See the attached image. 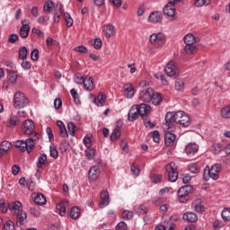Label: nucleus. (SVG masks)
Returning <instances> with one entry per match:
<instances>
[{
  "label": "nucleus",
  "instance_id": "48",
  "mask_svg": "<svg viewBox=\"0 0 230 230\" xmlns=\"http://www.w3.org/2000/svg\"><path fill=\"white\" fill-rule=\"evenodd\" d=\"M70 94L71 96L73 97L74 101H75V103L76 105H80V95H78V92H76V90L75 88H73L71 91H70Z\"/></svg>",
  "mask_w": 230,
  "mask_h": 230
},
{
  "label": "nucleus",
  "instance_id": "39",
  "mask_svg": "<svg viewBox=\"0 0 230 230\" xmlns=\"http://www.w3.org/2000/svg\"><path fill=\"white\" fill-rule=\"evenodd\" d=\"M104 35L108 39H111V37L114 35V26L111 24L107 25L106 29L104 30Z\"/></svg>",
  "mask_w": 230,
  "mask_h": 230
},
{
  "label": "nucleus",
  "instance_id": "6",
  "mask_svg": "<svg viewBox=\"0 0 230 230\" xmlns=\"http://www.w3.org/2000/svg\"><path fill=\"white\" fill-rule=\"evenodd\" d=\"M165 170L168 173L170 182H175L179 178V172H177V164H175V162H172L167 164Z\"/></svg>",
  "mask_w": 230,
  "mask_h": 230
},
{
  "label": "nucleus",
  "instance_id": "34",
  "mask_svg": "<svg viewBox=\"0 0 230 230\" xmlns=\"http://www.w3.org/2000/svg\"><path fill=\"white\" fill-rule=\"evenodd\" d=\"M14 146L19 149L20 152H26V141L17 140L14 142Z\"/></svg>",
  "mask_w": 230,
  "mask_h": 230
},
{
  "label": "nucleus",
  "instance_id": "53",
  "mask_svg": "<svg viewBox=\"0 0 230 230\" xmlns=\"http://www.w3.org/2000/svg\"><path fill=\"white\" fill-rule=\"evenodd\" d=\"M165 200H166V199H164L163 197H155L152 199V202L155 206H161V204H163Z\"/></svg>",
  "mask_w": 230,
  "mask_h": 230
},
{
  "label": "nucleus",
  "instance_id": "22",
  "mask_svg": "<svg viewBox=\"0 0 230 230\" xmlns=\"http://www.w3.org/2000/svg\"><path fill=\"white\" fill-rule=\"evenodd\" d=\"M191 208L192 209H194V211H196V213H202V211H204V205H202V199H195L192 202Z\"/></svg>",
  "mask_w": 230,
  "mask_h": 230
},
{
  "label": "nucleus",
  "instance_id": "18",
  "mask_svg": "<svg viewBox=\"0 0 230 230\" xmlns=\"http://www.w3.org/2000/svg\"><path fill=\"white\" fill-rule=\"evenodd\" d=\"M111 198L109 196V191L102 190L101 192V202L99 203L100 208H105V206H109V202Z\"/></svg>",
  "mask_w": 230,
  "mask_h": 230
},
{
  "label": "nucleus",
  "instance_id": "51",
  "mask_svg": "<svg viewBox=\"0 0 230 230\" xmlns=\"http://www.w3.org/2000/svg\"><path fill=\"white\" fill-rule=\"evenodd\" d=\"M3 230H15V223L12 220L7 221L4 223Z\"/></svg>",
  "mask_w": 230,
  "mask_h": 230
},
{
  "label": "nucleus",
  "instance_id": "58",
  "mask_svg": "<svg viewBox=\"0 0 230 230\" xmlns=\"http://www.w3.org/2000/svg\"><path fill=\"white\" fill-rule=\"evenodd\" d=\"M74 80H75V84L82 85V84H84L85 78H84V76H82L81 75H75Z\"/></svg>",
  "mask_w": 230,
  "mask_h": 230
},
{
  "label": "nucleus",
  "instance_id": "9",
  "mask_svg": "<svg viewBox=\"0 0 230 230\" xmlns=\"http://www.w3.org/2000/svg\"><path fill=\"white\" fill-rule=\"evenodd\" d=\"M164 72L168 76H177L179 75V68L177 67V63L175 61L171 60L164 67Z\"/></svg>",
  "mask_w": 230,
  "mask_h": 230
},
{
  "label": "nucleus",
  "instance_id": "40",
  "mask_svg": "<svg viewBox=\"0 0 230 230\" xmlns=\"http://www.w3.org/2000/svg\"><path fill=\"white\" fill-rule=\"evenodd\" d=\"M121 217L124 220H132V218H134V212L131 210H123L121 213Z\"/></svg>",
  "mask_w": 230,
  "mask_h": 230
},
{
  "label": "nucleus",
  "instance_id": "56",
  "mask_svg": "<svg viewBox=\"0 0 230 230\" xmlns=\"http://www.w3.org/2000/svg\"><path fill=\"white\" fill-rule=\"evenodd\" d=\"M50 157L57 159L58 157V151L55 146H50Z\"/></svg>",
  "mask_w": 230,
  "mask_h": 230
},
{
  "label": "nucleus",
  "instance_id": "36",
  "mask_svg": "<svg viewBox=\"0 0 230 230\" xmlns=\"http://www.w3.org/2000/svg\"><path fill=\"white\" fill-rule=\"evenodd\" d=\"M18 123H21V119H19V116L17 115H13L10 118L9 123L7 127H15V125H18Z\"/></svg>",
  "mask_w": 230,
  "mask_h": 230
},
{
  "label": "nucleus",
  "instance_id": "16",
  "mask_svg": "<svg viewBox=\"0 0 230 230\" xmlns=\"http://www.w3.org/2000/svg\"><path fill=\"white\" fill-rule=\"evenodd\" d=\"M139 116L140 114H139V110L137 109V104H135L131 107L128 114V120L135 121V119H137Z\"/></svg>",
  "mask_w": 230,
  "mask_h": 230
},
{
  "label": "nucleus",
  "instance_id": "59",
  "mask_svg": "<svg viewBox=\"0 0 230 230\" xmlns=\"http://www.w3.org/2000/svg\"><path fill=\"white\" fill-rule=\"evenodd\" d=\"M189 172H190L191 173H199V166H197L196 164H191L190 165H189Z\"/></svg>",
  "mask_w": 230,
  "mask_h": 230
},
{
  "label": "nucleus",
  "instance_id": "62",
  "mask_svg": "<svg viewBox=\"0 0 230 230\" xmlns=\"http://www.w3.org/2000/svg\"><path fill=\"white\" fill-rule=\"evenodd\" d=\"M31 60H39V49H35L31 53Z\"/></svg>",
  "mask_w": 230,
  "mask_h": 230
},
{
  "label": "nucleus",
  "instance_id": "60",
  "mask_svg": "<svg viewBox=\"0 0 230 230\" xmlns=\"http://www.w3.org/2000/svg\"><path fill=\"white\" fill-rule=\"evenodd\" d=\"M181 179L184 184H188L191 181V176L190 174H181Z\"/></svg>",
  "mask_w": 230,
  "mask_h": 230
},
{
  "label": "nucleus",
  "instance_id": "28",
  "mask_svg": "<svg viewBox=\"0 0 230 230\" xmlns=\"http://www.w3.org/2000/svg\"><path fill=\"white\" fill-rule=\"evenodd\" d=\"M183 220H187V222H197L199 220V217L197 214L193 212H187L183 215Z\"/></svg>",
  "mask_w": 230,
  "mask_h": 230
},
{
  "label": "nucleus",
  "instance_id": "12",
  "mask_svg": "<svg viewBox=\"0 0 230 230\" xmlns=\"http://www.w3.org/2000/svg\"><path fill=\"white\" fill-rule=\"evenodd\" d=\"M173 130H164V141L166 146H173L175 145V140L177 139V136L175 134L172 133Z\"/></svg>",
  "mask_w": 230,
  "mask_h": 230
},
{
  "label": "nucleus",
  "instance_id": "38",
  "mask_svg": "<svg viewBox=\"0 0 230 230\" xmlns=\"http://www.w3.org/2000/svg\"><path fill=\"white\" fill-rule=\"evenodd\" d=\"M220 112L222 118L225 119H230V105L222 108Z\"/></svg>",
  "mask_w": 230,
  "mask_h": 230
},
{
  "label": "nucleus",
  "instance_id": "43",
  "mask_svg": "<svg viewBox=\"0 0 230 230\" xmlns=\"http://www.w3.org/2000/svg\"><path fill=\"white\" fill-rule=\"evenodd\" d=\"M211 3V0H195L194 6L197 8H202V6H208Z\"/></svg>",
  "mask_w": 230,
  "mask_h": 230
},
{
  "label": "nucleus",
  "instance_id": "23",
  "mask_svg": "<svg viewBox=\"0 0 230 230\" xmlns=\"http://www.w3.org/2000/svg\"><path fill=\"white\" fill-rule=\"evenodd\" d=\"M151 102H152L153 105H161V103L163 102V94L153 91Z\"/></svg>",
  "mask_w": 230,
  "mask_h": 230
},
{
  "label": "nucleus",
  "instance_id": "19",
  "mask_svg": "<svg viewBox=\"0 0 230 230\" xmlns=\"http://www.w3.org/2000/svg\"><path fill=\"white\" fill-rule=\"evenodd\" d=\"M137 109H138V114H140V116L142 117L148 116V114L152 112V107L145 103L137 105Z\"/></svg>",
  "mask_w": 230,
  "mask_h": 230
},
{
  "label": "nucleus",
  "instance_id": "15",
  "mask_svg": "<svg viewBox=\"0 0 230 230\" xmlns=\"http://www.w3.org/2000/svg\"><path fill=\"white\" fill-rule=\"evenodd\" d=\"M84 88L85 89V91H94V87H96V85L94 84V81H93V77L86 75L84 77V81L83 83Z\"/></svg>",
  "mask_w": 230,
  "mask_h": 230
},
{
  "label": "nucleus",
  "instance_id": "25",
  "mask_svg": "<svg viewBox=\"0 0 230 230\" xmlns=\"http://www.w3.org/2000/svg\"><path fill=\"white\" fill-rule=\"evenodd\" d=\"M124 94L127 98H134V86L132 84H126L124 85Z\"/></svg>",
  "mask_w": 230,
  "mask_h": 230
},
{
  "label": "nucleus",
  "instance_id": "52",
  "mask_svg": "<svg viewBox=\"0 0 230 230\" xmlns=\"http://www.w3.org/2000/svg\"><path fill=\"white\" fill-rule=\"evenodd\" d=\"M64 17H65V21L66 22L67 28H71V26H73V18H71V14L65 13Z\"/></svg>",
  "mask_w": 230,
  "mask_h": 230
},
{
  "label": "nucleus",
  "instance_id": "7",
  "mask_svg": "<svg viewBox=\"0 0 230 230\" xmlns=\"http://www.w3.org/2000/svg\"><path fill=\"white\" fill-rule=\"evenodd\" d=\"M22 131L23 132L24 136H34L38 134L35 132V123L31 119H26L23 121L22 125Z\"/></svg>",
  "mask_w": 230,
  "mask_h": 230
},
{
  "label": "nucleus",
  "instance_id": "8",
  "mask_svg": "<svg viewBox=\"0 0 230 230\" xmlns=\"http://www.w3.org/2000/svg\"><path fill=\"white\" fill-rule=\"evenodd\" d=\"M149 42L155 46V48H161L164 46V42H166V40H164V34L159 32V33H153L149 38Z\"/></svg>",
  "mask_w": 230,
  "mask_h": 230
},
{
  "label": "nucleus",
  "instance_id": "1",
  "mask_svg": "<svg viewBox=\"0 0 230 230\" xmlns=\"http://www.w3.org/2000/svg\"><path fill=\"white\" fill-rule=\"evenodd\" d=\"M175 123L181 127H190V116L184 111L167 112L165 115V123L162 125L164 130H173Z\"/></svg>",
  "mask_w": 230,
  "mask_h": 230
},
{
  "label": "nucleus",
  "instance_id": "54",
  "mask_svg": "<svg viewBox=\"0 0 230 230\" xmlns=\"http://www.w3.org/2000/svg\"><path fill=\"white\" fill-rule=\"evenodd\" d=\"M151 136H152L153 140L155 141V143H159L161 141V137L159 135L158 130H155L154 132H151Z\"/></svg>",
  "mask_w": 230,
  "mask_h": 230
},
{
  "label": "nucleus",
  "instance_id": "30",
  "mask_svg": "<svg viewBox=\"0 0 230 230\" xmlns=\"http://www.w3.org/2000/svg\"><path fill=\"white\" fill-rule=\"evenodd\" d=\"M183 40H184L185 46L193 45L195 44V42H197V39L195 38V36H193V34H187L183 38Z\"/></svg>",
  "mask_w": 230,
  "mask_h": 230
},
{
  "label": "nucleus",
  "instance_id": "11",
  "mask_svg": "<svg viewBox=\"0 0 230 230\" xmlns=\"http://www.w3.org/2000/svg\"><path fill=\"white\" fill-rule=\"evenodd\" d=\"M152 96H154V89L147 88L140 92L139 100L145 103H150L152 102Z\"/></svg>",
  "mask_w": 230,
  "mask_h": 230
},
{
  "label": "nucleus",
  "instance_id": "41",
  "mask_svg": "<svg viewBox=\"0 0 230 230\" xmlns=\"http://www.w3.org/2000/svg\"><path fill=\"white\" fill-rule=\"evenodd\" d=\"M62 13H64V9L62 8V5H59L54 15V22H60V15H62Z\"/></svg>",
  "mask_w": 230,
  "mask_h": 230
},
{
  "label": "nucleus",
  "instance_id": "24",
  "mask_svg": "<svg viewBox=\"0 0 230 230\" xmlns=\"http://www.w3.org/2000/svg\"><path fill=\"white\" fill-rule=\"evenodd\" d=\"M12 148V143L4 141L0 144V159L3 157V154H6Z\"/></svg>",
  "mask_w": 230,
  "mask_h": 230
},
{
  "label": "nucleus",
  "instance_id": "55",
  "mask_svg": "<svg viewBox=\"0 0 230 230\" xmlns=\"http://www.w3.org/2000/svg\"><path fill=\"white\" fill-rule=\"evenodd\" d=\"M67 128H68V134H70V136H75V131L76 128V127L75 126V123L69 122L67 124Z\"/></svg>",
  "mask_w": 230,
  "mask_h": 230
},
{
  "label": "nucleus",
  "instance_id": "45",
  "mask_svg": "<svg viewBox=\"0 0 230 230\" xmlns=\"http://www.w3.org/2000/svg\"><path fill=\"white\" fill-rule=\"evenodd\" d=\"M53 6H55L53 1H48L45 3L43 10L46 13H51V12H53Z\"/></svg>",
  "mask_w": 230,
  "mask_h": 230
},
{
  "label": "nucleus",
  "instance_id": "27",
  "mask_svg": "<svg viewBox=\"0 0 230 230\" xmlns=\"http://www.w3.org/2000/svg\"><path fill=\"white\" fill-rule=\"evenodd\" d=\"M69 206V201H61L59 204L57 205V209L59 211V215L61 217L66 216V208Z\"/></svg>",
  "mask_w": 230,
  "mask_h": 230
},
{
  "label": "nucleus",
  "instance_id": "29",
  "mask_svg": "<svg viewBox=\"0 0 230 230\" xmlns=\"http://www.w3.org/2000/svg\"><path fill=\"white\" fill-rule=\"evenodd\" d=\"M7 79L11 84H15L17 82V72L13 70L7 69Z\"/></svg>",
  "mask_w": 230,
  "mask_h": 230
},
{
  "label": "nucleus",
  "instance_id": "13",
  "mask_svg": "<svg viewBox=\"0 0 230 230\" xmlns=\"http://www.w3.org/2000/svg\"><path fill=\"white\" fill-rule=\"evenodd\" d=\"M100 177V167L98 166H93L90 168L88 172V179L91 181V182L96 181V179Z\"/></svg>",
  "mask_w": 230,
  "mask_h": 230
},
{
  "label": "nucleus",
  "instance_id": "42",
  "mask_svg": "<svg viewBox=\"0 0 230 230\" xmlns=\"http://www.w3.org/2000/svg\"><path fill=\"white\" fill-rule=\"evenodd\" d=\"M46 161H48V156L46 155H40L38 157L37 168H42L46 164Z\"/></svg>",
  "mask_w": 230,
  "mask_h": 230
},
{
  "label": "nucleus",
  "instance_id": "35",
  "mask_svg": "<svg viewBox=\"0 0 230 230\" xmlns=\"http://www.w3.org/2000/svg\"><path fill=\"white\" fill-rule=\"evenodd\" d=\"M105 100H107V97L103 93H99L97 98H95V103L98 105V107H103V103H105Z\"/></svg>",
  "mask_w": 230,
  "mask_h": 230
},
{
  "label": "nucleus",
  "instance_id": "61",
  "mask_svg": "<svg viewBox=\"0 0 230 230\" xmlns=\"http://www.w3.org/2000/svg\"><path fill=\"white\" fill-rule=\"evenodd\" d=\"M59 136L60 137H64V138L69 137V134L67 133V129L66 128V126L59 129Z\"/></svg>",
  "mask_w": 230,
  "mask_h": 230
},
{
  "label": "nucleus",
  "instance_id": "63",
  "mask_svg": "<svg viewBox=\"0 0 230 230\" xmlns=\"http://www.w3.org/2000/svg\"><path fill=\"white\" fill-rule=\"evenodd\" d=\"M155 230H173V226L166 227L164 225H158L155 227Z\"/></svg>",
  "mask_w": 230,
  "mask_h": 230
},
{
  "label": "nucleus",
  "instance_id": "32",
  "mask_svg": "<svg viewBox=\"0 0 230 230\" xmlns=\"http://www.w3.org/2000/svg\"><path fill=\"white\" fill-rule=\"evenodd\" d=\"M80 215H82V213L80 212V208L78 207H74L70 209V217L73 218V220L80 218Z\"/></svg>",
  "mask_w": 230,
  "mask_h": 230
},
{
  "label": "nucleus",
  "instance_id": "44",
  "mask_svg": "<svg viewBox=\"0 0 230 230\" xmlns=\"http://www.w3.org/2000/svg\"><path fill=\"white\" fill-rule=\"evenodd\" d=\"M155 78H156V80H160L163 85H168V80H166V77L163 73L159 72L155 74Z\"/></svg>",
  "mask_w": 230,
  "mask_h": 230
},
{
  "label": "nucleus",
  "instance_id": "4",
  "mask_svg": "<svg viewBox=\"0 0 230 230\" xmlns=\"http://www.w3.org/2000/svg\"><path fill=\"white\" fill-rule=\"evenodd\" d=\"M13 100L14 109H23V107L28 105V98H26V95L21 92L15 93Z\"/></svg>",
  "mask_w": 230,
  "mask_h": 230
},
{
  "label": "nucleus",
  "instance_id": "46",
  "mask_svg": "<svg viewBox=\"0 0 230 230\" xmlns=\"http://www.w3.org/2000/svg\"><path fill=\"white\" fill-rule=\"evenodd\" d=\"M121 136V131L119 130V128H116L113 129L111 136V141H116L117 139H119Z\"/></svg>",
  "mask_w": 230,
  "mask_h": 230
},
{
  "label": "nucleus",
  "instance_id": "49",
  "mask_svg": "<svg viewBox=\"0 0 230 230\" xmlns=\"http://www.w3.org/2000/svg\"><path fill=\"white\" fill-rule=\"evenodd\" d=\"M176 91H184V80L178 78L175 81Z\"/></svg>",
  "mask_w": 230,
  "mask_h": 230
},
{
  "label": "nucleus",
  "instance_id": "31",
  "mask_svg": "<svg viewBox=\"0 0 230 230\" xmlns=\"http://www.w3.org/2000/svg\"><path fill=\"white\" fill-rule=\"evenodd\" d=\"M85 156L86 159H88L89 161H93V159H94V157L96 156V149L93 147H88L85 150Z\"/></svg>",
  "mask_w": 230,
  "mask_h": 230
},
{
  "label": "nucleus",
  "instance_id": "3",
  "mask_svg": "<svg viewBox=\"0 0 230 230\" xmlns=\"http://www.w3.org/2000/svg\"><path fill=\"white\" fill-rule=\"evenodd\" d=\"M220 172H222V166L219 164H215L211 168L207 165L203 172V179L204 181H209V179L217 181Z\"/></svg>",
  "mask_w": 230,
  "mask_h": 230
},
{
  "label": "nucleus",
  "instance_id": "37",
  "mask_svg": "<svg viewBox=\"0 0 230 230\" xmlns=\"http://www.w3.org/2000/svg\"><path fill=\"white\" fill-rule=\"evenodd\" d=\"M147 211H148V208H146V206L145 205H140L139 207L135 208L136 214L139 215L140 217L146 215Z\"/></svg>",
  "mask_w": 230,
  "mask_h": 230
},
{
  "label": "nucleus",
  "instance_id": "10",
  "mask_svg": "<svg viewBox=\"0 0 230 230\" xmlns=\"http://www.w3.org/2000/svg\"><path fill=\"white\" fill-rule=\"evenodd\" d=\"M39 139H40V134L35 133L34 135L30 136L29 138L25 140L26 150L28 154H30L31 150L35 148V142L39 141Z\"/></svg>",
  "mask_w": 230,
  "mask_h": 230
},
{
  "label": "nucleus",
  "instance_id": "26",
  "mask_svg": "<svg viewBox=\"0 0 230 230\" xmlns=\"http://www.w3.org/2000/svg\"><path fill=\"white\" fill-rule=\"evenodd\" d=\"M33 199H34V202L38 206H44V204H46V202H47L46 196H44V194H42V193H38V194L34 195Z\"/></svg>",
  "mask_w": 230,
  "mask_h": 230
},
{
  "label": "nucleus",
  "instance_id": "64",
  "mask_svg": "<svg viewBox=\"0 0 230 230\" xmlns=\"http://www.w3.org/2000/svg\"><path fill=\"white\" fill-rule=\"evenodd\" d=\"M116 230H127V223L121 221L116 226Z\"/></svg>",
  "mask_w": 230,
  "mask_h": 230
},
{
  "label": "nucleus",
  "instance_id": "20",
  "mask_svg": "<svg viewBox=\"0 0 230 230\" xmlns=\"http://www.w3.org/2000/svg\"><path fill=\"white\" fill-rule=\"evenodd\" d=\"M185 151L187 155H195L199 152V146L195 143H190L186 146Z\"/></svg>",
  "mask_w": 230,
  "mask_h": 230
},
{
  "label": "nucleus",
  "instance_id": "21",
  "mask_svg": "<svg viewBox=\"0 0 230 230\" xmlns=\"http://www.w3.org/2000/svg\"><path fill=\"white\" fill-rule=\"evenodd\" d=\"M24 22H26V20H23L22 22V26L20 29V36L22 37V39H27L28 35H30V25Z\"/></svg>",
  "mask_w": 230,
  "mask_h": 230
},
{
  "label": "nucleus",
  "instance_id": "2",
  "mask_svg": "<svg viewBox=\"0 0 230 230\" xmlns=\"http://www.w3.org/2000/svg\"><path fill=\"white\" fill-rule=\"evenodd\" d=\"M8 208L12 215H16V224L17 226H24L26 223V218H28L27 214L22 210V203L21 201H14L8 205Z\"/></svg>",
  "mask_w": 230,
  "mask_h": 230
},
{
  "label": "nucleus",
  "instance_id": "50",
  "mask_svg": "<svg viewBox=\"0 0 230 230\" xmlns=\"http://www.w3.org/2000/svg\"><path fill=\"white\" fill-rule=\"evenodd\" d=\"M28 57V49L26 47H22L19 49V58H22V60H25Z\"/></svg>",
  "mask_w": 230,
  "mask_h": 230
},
{
  "label": "nucleus",
  "instance_id": "5",
  "mask_svg": "<svg viewBox=\"0 0 230 230\" xmlns=\"http://www.w3.org/2000/svg\"><path fill=\"white\" fill-rule=\"evenodd\" d=\"M193 187H191V185H185L180 188L178 190L179 201L181 203L188 202V200H190V193H191Z\"/></svg>",
  "mask_w": 230,
  "mask_h": 230
},
{
  "label": "nucleus",
  "instance_id": "17",
  "mask_svg": "<svg viewBox=\"0 0 230 230\" xmlns=\"http://www.w3.org/2000/svg\"><path fill=\"white\" fill-rule=\"evenodd\" d=\"M161 21H163V13L159 11L153 12L148 17V22H153V24L161 22Z\"/></svg>",
  "mask_w": 230,
  "mask_h": 230
},
{
  "label": "nucleus",
  "instance_id": "14",
  "mask_svg": "<svg viewBox=\"0 0 230 230\" xmlns=\"http://www.w3.org/2000/svg\"><path fill=\"white\" fill-rule=\"evenodd\" d=\"M173 4H167L164 7V15H167L168 17H170L171 19H175V13H177V11L175 10V7H173Z\"/></svg>",
  "mask_w": 230,
  "mask_h": 230
},
{
  "label": "nucleus",
  "instance_id": "47",
  "mask_svg": "<svg viewBox=\"0 0 230 230\" xmlns=\"http://www.w3.org/2000/svg\"><path fill=\"white\" fill-rule=\"evenodd\" d=\"M221 217L225 222H230V208H225L221 213Z\"/></svg>",
  "mask_w": 230,
  "mask_h": 230
},
{
  "label": "nucleus",
  "instance_id": "33",
  "mask_svg": "<svg viewBox=\"0 0 230 230\" xmlns=\"http://www.w3.org/2000/svg\"><path fill=\"white\" fill-rule=\"evenodd\" d=\"M184 49L187 55H193V53H197V51H199V49L197 48V46H195V44L185 45Z\"/></svg>",
  "mask_w": 230,
  "mask_h": 230
},
{
  "label": "nucleus",
  "instance_id": "57",
  "mask_svg": "<svg viewBox=\"0 0 230 230\" xmlns=\"http://www.w3.org/2000/svg\"><path fill=\"white\" fill-rule=\"evenodd\" d=\"M46 44H47L48 49H51V47L57 44V40H53V38H47Z\"/></svg>",
  "mask_w": 230,
  "mask_h": 230
}]
</instances>
